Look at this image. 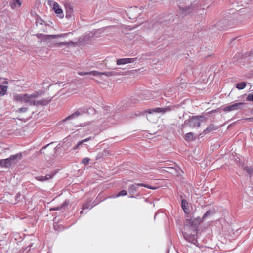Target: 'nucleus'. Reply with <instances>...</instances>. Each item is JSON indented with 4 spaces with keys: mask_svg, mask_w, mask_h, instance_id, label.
<instances>
[{
    "mask_svg": "<svg viewBox=\"0 0 253 253\" xmlns=\"http://www.w3.org/2000/svg\"><path fill=\"white\" fill-rule=\"evenodd\" d=\"M246 100V101L253 102V93L249 94Z\"/></svg>",
    "mask_w": 253,
    "mask_h": 253,
    "instance_id": "38",
    "label": "nucleus"
},
{
    "mask_svg": "<svg viewBox=\"0 0 253 253\" xmlns=\"http://www.w3.org/2000/svg\"><path fill=\"white\" fill-rule=\"evenodd\" d=\"M226 22V19H222L221 20H220L218 23H217V26L218 27H219L222 30H223L225 29V27L224 25H223Z\"/></svg>",
    "mask_w": 253,
    "mask_h": 253,
    "instance_id": "31",
    "label": "nucleus"
},
{
    "mask_svg": "<svg viewBox=\"0 0 253 253\" xmlns=\"http://www.w3.org/2000/svg\"><path fill=\"white\" fill-rule=\"evenodd\" d=\"M127 191L125 190H122L120 191L116 196H114V198L118 197L120 196H124L127 195Z\"/></svg>",
    "mask_w": 253,
    "mask_h": 253,
    "instance_id": "34",
    "label": "nucleus"
},
{
    "mask_svg": "<svg viewBox=\"0 0 253 253\" xmlns=\"http://www.w3.org/2000/svg\"><path fill=\"white\" fill-rule=\"evenodd\" d=\"M172 110V107L169 106L164 108H155L148 109L145 111L146 112L149 113V114H152L154 113H165L167 112H169Z\"/></svg>",
    "mask_w": 253,
    "mask_h": 253,
    "instance_id": "8",
    "label": "nucleus"
},
{
    "mask_svg": "<svg viewBox=\"0 0 253 253\" xmlns=\"http://www.w3.org/2000/svg\"><path fill=\"white\" fill-rule=\"evenodd\" d=\"M243 105H244V103H236L234 104H232L225 107L223 108V110L225 112H230L231 111L236 110L240 108V106Z\"/></svg>",
    "mask_w": 253,
    "mask_h": 253,
    "instance_id": "12",
    "label": "nucleus"
},
{
    "mask_svg": "<svg viewBox=\"0 0 253 253\" xmlns=\"http://www.w3.org/2000/svg\"><path fill=\"white\" fill-rule=\"evenodd\" d=\"M137 11V7L131 8L128 10L127 14L129 18L131 19H134L137 18V14H134Z\"/></svg>",
    "mask_w": 253,
    "mask_h": 253,
    "instance_id": "18",
    "label": "nucleus"
},
{
    "mask_svg": "<svg viewBox=\"0 0 253 253\" xmlns=\"http://www.w3.org/2000/svg\"><path fill=\"white\" fill-rule=\"evenodd\" d=\"M164 167L167 169V170H165L168 172L172 173L173 172V171L176 170V169L172 166L169 167L164 166Z\"/></svg>",
    "mask_w": 253,
    "mask_h": 253,
    "instance_id": "36",
    "label": "nucleus"
},
{
    "mask_svg": "<svg viewBox=\"0 0 253 253\" xmlns=\"http://www.w3.org/2000/svg\"><path fill=\"white\" fill-rule=\"evenodd\" d=\"M83 212V211H81L80 213H81V214H82Z\"/></svg>",
    "mask_w": 253,
    "mask_h": 253,
    "instance_id": "44",
    "label": "nucleus"
},
{
    "mask_svg": "<svg viewBox=\"0 0 253 253\" xmlns=\"http://www.w3.org/2000/svg\"><path fill=\"white\" fill-rule=\"evenodd\" d=\"M90 159L89 158L86 157L83 159L82 163L85 165L88 164V163L90 162Z\"/></svg>",
    "mask_w": 253,
    "mask_h": 253,
    "instance_id": "40",
    "label": "nucleus"
},
{
    "mask_svg": "<svg viewBox=\"0 0 253 253\" xmlns=\"http://www.w3.org/2000/svg\"><path fill=\"white\" fill-rule=\"evenodd\" d=\"M182 235L185 239V240L191 243L196 246H198L197 244H198L197 238L196 237V235L195 233L193 232V233L189 234L185 232H182Z\"/></svg>",
    "mask_w": 253,
    "mask_h": 253,
    "instance_id": "6",
    "label": "nucleus"
},
{
    "mask_svg": "<svg viewBox=\"0 0 253 253\" xmlns=\"http://www.w3.org/2000/svg\"><path fill=\"white\" fill-rule=\"evenodd\" d=\"M42 94V92L39 91H35L33 93L30 94V95L31 96V97L34 98H37L41 96Z\"/></svg>",
    "mask_w": 253,
    "mask_h": 253,
    "instance_id": "33",
    "label": "nucleus"
},
{
    "mask_svg": "<svg viewBox=\"0 0 253 253\" xmlns=\"http://www.w3.org/2000/svg\"><path fill=\"white\" fill-rule=\"evenodd\" d=\"M9 4L12 9L15 8L17 5L20 6L21 3L19 0H11Z\"/></svg>",
    "mask_w": 253,
    "mask_h": 253,
    "instance_id": "28",
    "label": "nucleus"
},
{
    "mask_svg": "<svg viewBox=\"0 0 253 253\" xmlns=\"http://www.w3.org/2000/svg\"><path fill=\"white\" fill-rule=\"evenodd\" d=\"M252 112L253 113V110H252Z\"/></svg>",
    "mask_w": 253,
    "mask_h": 253,
    "instance_id": "45",
    "label": "nucleus"
},
{
    "mask_svg": "<svg viewBox=\"0 0 253 253\" xmlns=\"http://www.w3.org/2000/svg\"><path fill=\"white\" fill-rule=\"evenodd\" d=\"M138 116H139L138 114L131 113V114H128L127 116L128 118H134L135 117H137Z\"/></svg>",
    "mask_w": 253,
    "mask_h": 253,
    "instance_id": "41",
    "label": "nucleus"
},
{
    "mask_svg": "<svg viewBox=\"0 0 253 253\" xmlns=\"http://www.w3.org/2000/svg\"><path fill=\"white\" fill-rule=\"evenodd\" d=\"M67 33H63L58 35H44L42 34H39L37 35V37L39 38H42V40L44 42H47L49 40L51 39H54L58 37H64L67 35Z\"/></svg>",
    "mask_w": 253,
    "mask_h": 253,
    "instance_id": "7",
    "label": "nucleus"
},
{
    "mask_svg": "<svg viewBox=\"0 0 253 253\" xmlns=\"http://www.w3.org/2000/svg\"><path fill=\"white\" fill-rule=\"evenodd\" d=\"M179 8L181 14L183 16H185L187 14L192 12L193 10V6L192 5L184 8L179 7Z\"/></svg>",
    "mask_w": 253,
    "mask_h": 253,
    "instance_id": "19",
    "label": "nucleus"
},
{
    "mask_svg": "<svg viewBox=\"0 0 253 253\" xmlns=\"http://www.w3.org/2000/svg\"><path fill=\"white\" fill-rule=\"evenodd\" d=\"M215 213V210L214 209H212L208 210L207 212L203 215L202 220H205L206 218L209 216L214 214Z\"/></svg>",
    "mask_w": 253,
    "mask_h": 253,
    "instance_id": "24",
    "label": "nucleus"
},
{
    "mask_svg": "<svg viewBox=\"0 0 253 253\" xmlns=\"http://www.w3.org/2000/svg\"><path fill=\"white\" fill-rule=\"evenodd\" d=\"M68 202L65 201L61 206L50 208V211H59L62 209H64L68 205Z\"/></svg>",
    "mask_w": 253,
    "mask_h": 253,
    "instance_id": "23",
    "label": "nucleus"
},
{
    "mask_svg": "<svg viewBox=\"0 0 253 253\" xmlns=\"http://www.w3.org/2000/svg\"><path fill=\"white\" fill-rule=\"evenodd\" d=\"M7 88V86L0 85V95L1 96L4 95L6 93Z\"/></svg>",
    "mask_w": 253,
    "mask_h": 253,
    "instance_id": "30",
    "label": "nucleus"
},
{
    "mask_svg": "<svg viewBox=\"0 0 253 253\" xmlns=\"http://www.w3.org/2000/svg\"><path fill=\"white\" fill-rule=\"evenodd\" d=\"M21 197V194L20 193H17L15 196V199L16 202H18L20 200V198Z\"/></svg>",
    "mask_w": 253,
    "mask_h": 253,
    "instance_id": "42",
    "label": "nucleus"
},
{
    "mask_svg": "<svg viewBox=\"0 0 253 253\" xmlns=\"http://www.w3.org/2000/svg\"><path fill=\"white\" fill-rule=\"evenodd\" d=\"M87 112V109L85 107H81L79 108L76 111L72 114L71 115L68 116L67 118H66L64 121L71 120L75 118L76 117L79 116L80 115L85 113Z\"/></svg>",
    "mask_w": 253,
    "mask_h": 253,
    "instance_id": "10",
    "label": "nucleus"
},
{
    "mask_svg": "<svg viewBox=\"0 0 253 253\" xmlns=\"http://www.w3.org/2000/svg\"><path fill=\"white\" fill-rule=\"evenodd\" d=\"M181 207L183 209L184 213L187 214V215H188L189 213V209L188 208V203L186 200H182Z\"/></svg>",
    "mask_w": 253,
    "mask_h": 253,
    "instance_id": "21",
    "label": "nucleus"
},
{
    "mask_svg": "<svg viewBox=\"0 0 253 253\" xmlns=\"http://www.w3.org/2000/svg\"><path fill=\"white\" fill-rule=\"evenodd\" d=\"M205 120V117L201 115L190 117L189 119L185 120L184 124L181 126V128H184L186 125L192 128L199 127L201 123Z\"/></svg>",
    "mask_w": 253,
    "mask_h": 253,
    "instance_id": "2",
    "label": "nucleus"
},
{
    "mask_svg": "<svg viewBox=\"0 0 253 253\" xmlns=\"http://www.w3.org/2000/svg\"><path fill=\"white\" fill-rule=\"evenodd\" d=\"M53 9L55 12L58 15V16L60 18H63L64 14L62 10L59 7L58 4L55 2L53 5Z\"/></svg>",
    "mask_w": 253,
    "mask_h": 253,
    "instance_id": "17",
    "label": "nucleus"
},
{
    "mask_svg": "<svg viewBox=\"0 0 253 253\" xmlns=\"http://www.w3.org/2000/svg\"><path fill=\"white\" fill-rule=\"evenodd\" d=\"M27 98H26L25 103L28 104L30 106H35L36 100H33L29 94H27Z\"/></svg>",
    "mask_w": 253,
    "mask_h": 253,
    "instance_id": "25",
    "label": "nucleus"
},
{
    "mask_svg": "<svg viewBox=\"0 0 253 253\" xmlns=\"http://www.w3.org/2000/svg\"><path fill=\"white\" fill-rule=\"evenodd\" d=\"M22 158V154L19 152L14 155H11L6 159L0 160V166L4 168H10L15 166Z\"/></svg>",
    "mask_w": 253,
    "mask_h": 253,
    "instance_id": "1",
    "label": "nucleus"
},
{
    "mask_svg": "<svg viewBox=\"0 0 253 253\" xmlns=\"http://www.w3.org/2000/svg\"><path fill=\"white\" fill-rule=\"evenodd\" d=\"M184 139L186 141H192L195 139L194 137L193 133L192 132H189L185 134L184 136Z\"/></svg>",
    "mask_w": 253,
    "mask_h": 253,
    "instance_id": "29",
    "label": "nucleus"
},
{
    "mask_svg": "<svg viewBox=\"0 0 253 253\" xmlns=\"http://www.w3.org/2000/svg\"><path fill=\"white\" fill-rule=\"evenodd\" d=\"M26 98H27V93L16 94L14 95V100L17 101L25 103Z\"/></svg>",
    "mask_w": 253,
    "mask_h": 253,
    "instance_id": "20",
    "label": "nucleus"
},
{
    "mask_svg": "<svg viewBox=\"0 0 253 253\" xmlns=\"http://www.w3.org/2000/svg\"><path fill=\"white\" fill-rule=\"evenodd\" d=\"M88 208H89V207H88V204L87 203L84 204L83 205V208H82L83 210H85L86 209H88Z\"/></svg>",
    "mask_w": 253,
    "mask_h": 253,
    "instance_id": "43",
    "label": "nucleus"
},
{
    "mask_svg": "<svg viewBox=\"0 0 253 253\" xmlns=\"http://www.w3.org/2000/svg\"><path fill=\"white\" fill-rule=\"evenodd\" d=\"M172 110V107L169 106L164 108H155L148 109L145 111L146 112L149 113V114H152L154 113H165L167 112H169Z\"/></svg>",
    "mask_w": 253,
    "mask_h": 253,
    "instance_id": "9",
    "label": "nucleus"
},
{
    "mask_svg": "<svg viewBox=\"0 0 253 253\" xmlns=\"http://www.w3.org/2000/svg\"><path fill=\"white\" fill-rule=\"evenodd\" d=\"M97 71H92L90 72H78V74L81 76L84 75H92L94 76H97Z\"/></svg>",
    "mask_w": 253,
    "mask_h": 253,
    "instance_id": "27",
    "label": "nucleus"
},
{
    "mask_svg": "<svg viewBox=\"0 0 253 253\" xmlns=\"http://www.w3.org/2000/svg\"><path fill=\"white\" fill-rule=\"evenodd\" d=\"M144 187L150 189H154L155 188L152 186L143 183H135L134 184L130 185L128 188L129 194L130 195V198H134L135 195H137L138 193V187Z\"/></svg>",
    "mask_w": 253,
    "mask_h": 253,
    "instance_id": "4",
    "label": "nucleus"
},
{
    "mask_svg": "<svg viewBox=\"0 0 253 253\" xmlns=\"http://www.w3.org/2000/svg\"><path fill=\"white\" fill-rule=\"evenodd\" d=\"M64 6L66 12V18L67 19L72 18L73 13V7L72 5L69 3H66L64 4Z\"/></svg>",
    "mask_w": 253,
    "mask_h": 253,
    "instance_id": "13",
    "label": "nucleus"
},
{
    "mask_svg": "<svg viewBox=\"0 0 253 253\" xmlns=\"http://www.w3.org/2000/svg\"><path fill=\"white\" fill-rule=\"evenodd\" d=\"M168 253H169V251L168 252Z\"/></svg>",
    "mask_w": 253,
    "mask_h": 253,
    "instance_id": "46",
    "label": "nucleus"
},
{
    "mask_svg": "<svg viewBox=\"0 0 253 253\" xmlns=\"http://www.w3.org/2000/svg\"><path fill=\"white\" fill-rule=\"evenodd\" d=\"M244 169L247 171L249 174H251L253 172V168L249 167L248 166H244Z\"/></svg>",
    "mask_w": 253,
    "mask_h": 253,
    "instance_id": "35",
    "label": "nucleus"
},
{
    "mask_svg": "<svg viewBox=\"0 0 253 253\" xmlns=\"http://www.w3.org/2000/svg\"><path fill=\"white\" fill-rule=\"evenodd\" d=\"M219 128V126H215L214 124H211L203 131L204 134H206L210 133L211 132L217 130Z\"/></svg>",
    "mask_w": 253,
    "mask_h": 253,
    "instance_id": "16",
    "label": "nucleus"
},
{
    "mask_svg": "<svg viewBox=\"0 0 253 253\" xmlns=\"http://www.w3.org/2000/svg\"><path fill=\"white\" fill-rule=\"evenodd\" d=\"M56 172L54 171H52L49 174H47L45 176H35L34 178L37 181H40V182H44L45 181H47L49 179H51L54 177V176L55 175Z\"/></svg>",
    "mask_w": 253,
    "mask_h": 253,
    "instance_id": "11",
    "label": "nucleus"
},
{
    "mask_svg": "<svg viewBox=\"0 0 253 253\" xmlns=\"http://www.w3.org/2000/svg\"><path fill=\"white\" fill-rule=\"evenodd\" d=\"M105 152H99L96 156V160H98L101 158H103Z\"/></svg>",
    "mask_w": 253,
    "mask_h": 253,
    "instance_id": "37",
    "label": "nucleus"
},
{
    "mask_svg": "<svg viewBox=\"0 0 253 253\" xmlns=\"http://www.w3.org/2000/svg\"><path fill=\"white\" fill-rule=\"evenodd\" d=\"M28 110V108L27 107H21L17 110L19 113H24L26 112Z\"/></svg>",
    "mask_w": 253,
    "mask_h": 253,
    "instance_id": "39",
    "label": "nucleus"
},
{
    "mask_svg": "<svg viewBox=\"0 0 253 253\" xmlns=\"http://www.w3.org/2000/svg\"><path fill=\"white\" fill-rule=\"evenodd\" d=\"M51 101V98H42L39 100H36L35 102V106H38L40 105L41 106H45L49 104Z\"/></svg>",
    "mask_w": 253,
    "mask_h": 253,
    "instance_id": "15",
    "label": "nucleus"
},
{
    "mask_svg": "<svg viewBox=\"0 0 253 253\" xmlns=\"http://www.w3.org/2000/svg\"><path fill=\"white\" fill-rule=\"evenodd\" d=\"M137 60V58H122L117 59L116 61V63L118 65H124L127 63H132L135 61Z\"/></svg>",
    "mask_w": 253,
    "mask_h": 253,
    "instance_id": "14",
    "label": "nucleus"
},
{
    "mask_svg": "<svg viewBox=\"0 0 253 253\" xmlns=\"http://www.w3.org/2000/svg\"><path fill=\"white\" fill-rule=\"evenodd\" d=\"M97 76H100L102 75H105L107 77L117 76L119 75L117 72L116 71H110V72H101L97 71Z\"/></svg>",
    "mask_w": 253,
    "mask_h": 253,
    "instance_id": "22",
    "label": "nucleus"
},
{
    "mask_svg": "<svg viewBox=\"0 0 253 253\" xmlns=\"http://www.w3.org/2000/svg\"><path fill=\"white\" fill-rule=\"evenodd\" d=\"M91 137H88L87 138L84 139V140H81V141L79 142L75 146H74L72 148L73 150H75L76 149H78L80 148L81 145L85 142H87L89 140H90Z\"/></svg>",
    "mask_w": 253,
    "mask_h": 253,
    "instance_id": "26",
    "label": "nucleus"
},
{
    "mask_svg": "<svg viewBox=\"0 0 253 253\" xmlns=\"http://www.w3.org/2000/svg\"><path fill=\"white\" fill-rule=\"evenodd\" d=\"M186 221L185 223V229L187 230L188 228L193 231V232L197 234V229L201 222L203 221L202 219L198 217H191L188 218V215L185 216Z\"/></svg>",
    "mask_w": 253,
    "mask_h": 253,
    "instance_id": "3",
    "label": "nucleus"
},
{
    "mask_svg": "<svg viewBox=\"0 0 253 253\" xmlns=\"http://www.w3.org/2000/svg\"><path fill=\"white\" fill-rule=\"evenodd\" d=\"M48 44V46L49 47L53 48V47H58L61 46H68L70 45L74 44V43L72 41H70V42H56L53 41H51V39L49 40L47 42H46Z\"/></svg>",
    "mask_w": 253,
    "mask_h": 253,
    "instance_id": "5",
    "label": "nucleus"
},
{
    "mask_svg": "<svg viewBox=\"0 0 253 253\" xmlns=\"http://www.w3.org/2000/svg\"><path fill=\"white\" fill-rule=\"evenodd\" d=\"M246 84L245 82H240V83H239L238 84H236V87L238 89H244L245 87H246Z\"/></svg>",
    "mask_w": 253,
    "mask_h": 253,
    "instance_id": "32",
    "label": "nucleus"
}]
</instances>
